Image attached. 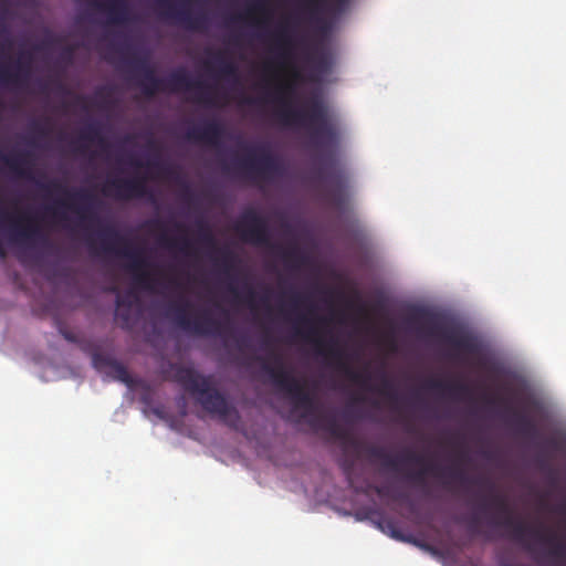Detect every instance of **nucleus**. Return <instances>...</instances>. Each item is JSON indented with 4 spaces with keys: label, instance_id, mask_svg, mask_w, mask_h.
<instances>
[{
    "label": "nucleus",
    "instance_id": "nucleus-1",
    "mask_svg": "<svg viewBox=\"0 0 566 566\" xmlns=\"http://www.w3.org/2000/svg\"><path fill=\"white\" fill-rule=\"evenodd\" d=\"M272 97L280 107L276 111L277 119L285 126L304 128L308 134L311 146L319 155V174L329 186V195L333 203L342 208L346 203L345 177L335 158L338 145V132L333 124L328 107L319 94H312L305 101L302 108L291 105L295 96V90L290 86H280L273 94L252 96L243 90L235 95L239 106H261Z\"/></svg>",
    "mask_w": 566,
    "mask_h": 566
},
{
    "label": "nucleus",
    "instance_id": "nucleus-2",
    "mask_svg": "<svg viewBox=\"0 0 566 566\" xmlns=\"http://www.w3.org/2000/svg\"><path fill=\"white\" fill-rule=\"evenodd\" d=\"M174 272L167 277L165 287L175 294L166 305V316L182 332L189 335L205 336L212 334V272L207 269L205 275L206 302L192 301L187 292L190 274L184 269L170 266Z\"/></svg>",
    "mask_w": 566,
    "mask_h": 566
},
{
    "label": "nucleus",
    "instance_id": "nucleus-3",
    "mask_svg": "<svg viewBox=\"0 0 566 566\" xmlns=\"http://www.w3.org/2000/svg\"><path fill=\"white\" fill-rule=\"evenodd\" d=\"M327 322L325 317L313 318L308 315L301 314L297 317L300 326L295 327V334L304 340L314 345L317 355L324 357L329 365L336 367L338 371L344 374L354 384L359 385L364 389L376 391L382 396L392 407L399 402V395L394 382L382 373L380 375V386L378 388L370 386V373H360L355 370L346 360V355L338 347L335 338L325 339L322 337L318 324L323 325Z\"/></svg>",
    "mask_w": 566,
    "mask_h": 566
},
{
    "label": "nucleus",
    "instance_id": "nucleus-4",
    "mask_svg": "<svg viewBox=\"0 0 566 566\" xmlns=\"http://www.w3.org/2000/svg\"><path fill=\"white\" fill-rule=\"evenodd\" d=\"M490 505L505 515L499 524L511 530L512 538L518 542L536 562L543 563L546 559L556 562L566 558V543L559 539L556 533L543 527H530L522 521H515L506 500L499 494L491 496Z\"/></svg>",
    "mask_w": 566,
    "mask_h": 566
},
{
    "label": "nucleus",
    "instance_id": "nucleus-5",
    "mask_svg": "<svg viewBox=\"0 0 566 566\" xmlns=\"http://www.w3.org/2000/svg\"><path fill=\"white\" fill-rule=\"evenodd\" d=\"M240 146L245 154L232 160V168L252 184L268 182L283 174L282 161L266 145L242 142Z\"/></svg>",
    "mask_w": 566,
    "mask_h": 566
},
{
    "label": "nucleus",
    "instance_id": "nucleus-6",
    "mask_svg": "<svg viewBox=\"0 0 566 566\" xmlns=\"http://www.w3.org/2000/svg\"><path fill=\"white\" fill-rule=\"evenodd\" d=\"M36 185L46 193H51L52 191L62 192L71 200H56L54 206L45 207L46 213L53 219L57 221H66L67 216L65 210H70L77 216L78 224L85 230H87L91 224L98 221V218L93 210L95 197L91 192L86 190L70 191L57 181H50L45 184L36 181Z\"/></svg>",
    "mask_w": 566,
    "mask_h": 566
},
{
    "label": "nucleus",
    "instance_id": "nucleus-7",
    "mask_svg": "<svg viewBox=\"0 0 566 566\" xmlns=\"http://www.w3.org/2000/svg\"><path fill=\"white\" fill-rule=\"evenodd\" d=\"M98 239L103 252L114 253L127 259V269L133 274L135 282L146 290H153L157 281L147 270L150 263L144 256L142 249L132 247V244L122 238L112 227L103 228L98 232Z\"/></svg>",
    "mask_w": 566,
    "mask_h": 566
},
{
    "label": "nucleus",
    "instance_id": "nucleus-8",
    "mask_svg": "<svg viewBox=\"0 0 566 566\" xmlns=\"http://www.w3.org/2000/svg\"><path fill=\"white\" fill-rule=\"evenodd\" d=\"M274 365L263 363L262 370L270 377L272 384L283 391L296 409L311 411L314 408V398L306 388V382L295 377L291 369L284 365L279 354L272 355Z\"/></svg>",
    "mask_w": 566,
    "mask_h": 566
},
{
    "label": "nucleus",
    "instance_id": "nucleus-9",
    "mask_svg": "<svg viewBox=\"0 0 566 566\" xmlns=\"http://www.w3.org/2000/svg\"><path fill=\"white\" fill-rule=\"evenodd\" d=\"M171 380L193 397L202 408L212 412V376H202L191 367L170 364Z\"/></svg>",
    "mask_w": 566,
    "mask_h": 566
},
{
    "label": "nucleus",
    "instance_id": "nucleus-10",
    "mask_svg": "<svg viewBox=\"0 0 566 566\" xmlns=\"http://www.w3.org/2000/svg\"><path fill=\"white\" fill-rule=\"evenodd\" d=\"M156 6L164 20L187 31H200L211 19L209 11L193 9L189 0H156Z\"/></svg>",
    "mask_w": 566,
    "mask_h": 566
},
{
    "label": "nucleus",
    "instance_id": "nucleus-11",
    "mask_svg": "<svg viewBox=\"0 0 566 566\" xmlns=\"http://www.w3.org/2000/svg\"><path fill=\"white\" fill-rule=\"evenodd\" d=\"M232 230L243 242L256 247L275 248L266 219L255 209L247 208L235 219Z\"/></svg>",
    "mask_w": 566,
    "mask_h": 566
},
{
    "label": "nucleus",
    "instance_id": "nucleus-12",
    "mask_svg": "<svg viewBox=\"0 0 566 566\" xmlns=\"http://www.w3.org/2000/svg\"><path fill=\"white\" fill-rule=\"evenodd\" d=\"M172 92H185L186 99L203 106L206 109L212 108V73H199L202 75V82H192L189 78L191 73H170Z\"/></svg>",
    "mask_w": 566,
    "mask_h": 566
},
{
    "label": "nucleus",
    "instance_id": "nucleus-13",
    "mask_svg": "<svg viewBox=\"0 0 566 566\" xmlns=\"http://www.w3.org/2000/svg\"><path fill=\"white\" fill-rule=\"evenodd\" d=\"M1 220L7 223L9 239L12 242L45 241L39 224L28 213L11 214L7 211H1Z\"/></svg>",
    "mask_w": 566,
    "mask_h": 566
},
{
    "label": "nucleus",
    "instance_id": "nucleus-14",
    "mask_svg": "<svg viewBox=\"0 0 566 566\" xmlns=\"http://www.w3.org/2000/svg\"><path fill=\"white\" fill-rule=\"evenodd\" d=\"M102 191L105 196L114 197L118 200L151 197L147 186V178L143 176L108 179Z\"/></svg>",
    "mask_w": 566,
    "mask_h": 566
},
{
    "label": "nucleus",
    "instance_id": "nucleus-15",
    "mask_svg": "<svg viewBox=\"0 0 566 566\" xmlns=\"http://www.w3.org/2000/svg\"><path fill=\"white\" fill-rule=\"evenodd\" d=\"M52 43L53 38L45 36L31 48H28L25 41L17 44L9 28L6 24H0V57L2 59H11L13 55H17L19 60L30 59L34 52L43 51L50 48Z\"/></svg>",
    "mask_w": 566,
    "mask_h": 566
},
{
    "label": "nucleus",
    "instance_id": "nucleus-16",
    "mask_svg": "<svg viewBox=\"0 0 566 566\" xmlns=\"http://www.w3.org/2000/svg\"><path fill=\"white\" fill-rule=\"evenodd\" d=\"M146 227L151 231L159 230L160 237L159 242L163 247L167 248L170 251H175L180 253L181 255L188 258L193 254L195 247L192 240L189 238L185 226L180 222H175V230L180 233L178 237H170L166 232L165 222L160 219H151L146 222Z\"/></svg>",
    "mask_w": 566,
    "mask_h": 566
},
{
    "label": "nucleus",
    "instance_id": "nucleus-17",
    "mask_svg": "<svg viewBox=\"0 0 566 566\" xmlns=\"http://www.w3.org/2000/svg\"><path fill=\"white\" fill-rule=\"evenodd\" d=\"M367 453L370 458L379 460L381 465L392 471H400L402 467L409 464L421 465L424 463V458L411 450H406L400 455H391L382 447H369Z\"/></svg>",
    "mask_w": 566,
    "mask_h": 566
},
{
    "label": "nucleus",
    "instance_id": "nucleus-18",
    "mask_svg": "<svg viewBox=\"0 0 566 566\" xmlns=\"http://www.w3.org/2000/svg\"><path fill=\"white\" fill-rule=\"evenodd\" d=\"M92 364L97 371L104 373L114 380H118L128 387L135 385V379L127 367L109 355L96 352L92 356Z\"/></svg>",
    "mask_w": 566,
    "mask_h": 566
},
{
    "label": "nucleus",
    "instance_id": "nucleus-19",
    "mask_svg": "<svg viewBox=\"0 0 566 566\" xmlns=\"http://www.w3.org/2000/svg\"><path fill=\"white\" fill-rule=\"evenodd\" d=\"M266 40L273 52L284 53L293 45V35L287 20L282 21L274 31L260 34Z\"/></svg>",
    "mask_w": 566,
    "mask_h": 566
},
{
    "label": "nucleus",
    "instance_id": "nucleus-20",
    "mask_svg": "<svg viewBox=\"0 0 566 566\" xmlns=\"http://www.w3.org/2000/svg\"><path fill=\"white\" fill-rule=\"evenodd\" d=\"M182 137L192 144L212 145V117L206 116L198 122H187Z\"/></svg>",
    "mask_w": 566,
    "mask_h": 566
},
{
    "label": "nucleus",
    "instance_id": "nucleus-21",
    "mask_svg": "<svg viewBox=\"0 0 566 566\" xmlns=\"http://www.w3.org/2000/svg\"><path fill=\"white\" fill-rule=\"evenodd\" d=\"M443 338L459 354L475 355L480 352V344L478 339L470 334L448 331L443 333Z\"/></svg>",
    "mask_w": 566,
    "mask_h": 566
},
{
    "label": "nucleus",
    "instance_id": "nucleus-22",
    "mask_svg": "<svg viewBox=\"0 0 566 566\" xmlns=\"http://www.w3.org/2000/svg\"><path fill=\"white\" fill-rule=\"evenodd\" d=\"M93 7L98 11L105 12L108 17V21L113 24L125 23L129 17L127 0L95 1L93 2Z\"/></svg>",
    "mask_w": 566,
    "mask_h": 566
},
{
    "label": "nucleus",
    "instance_id": "nucleus-23",
    "mask_svg": "<svg viewBox=\"0 0 566 566\" xmlns=\"http://www.w3.org/2000/svg\"><path fill=\"white\" fill-rule=\"evenodd\" d=\"M240 21H250L260 29H264L272 19V11L264 0H256L249 4L247 10L237 15Z\"/></svg>",
    "mask_w": 566,
    "mask_h": 566
},
{
    "label": "nucleus",
    "instance_id": "nucleus-24",
    "mask_svg": "<svg viewBox=\"0 0 566 566\" xmlns=\"http://www.w3.org/2000/svg\"><path fill=\"white\" fill-rule=\"evenodd\" d=\"M427 474H432L438 478L448 476L460 482H464L467 480L465 473L461 469H441L436 464H428L417 472L409 473L408 479L417 483H422Z\"/></svg>",
    "mask_w": 566,
    "mask_h": 566
},
{
    "label": "nucleus",
    "instance_id": "nucleus-25",
    "mask_svg": "<svg viewBox=\"0 0 566 566\" xmlns=\"http://www.w3.org/2000/svg\"><path fill=\"white\" fill-rule=\"evenodd\" d=\"M228 289L238 303L245 304L251 311L258 310L256 292L248 280H243L241 287L231 281Z\"/></svg>",
    "mask_w": 566,
    "mask_h": 566
},
{
    "label": "nucleus",
    "instance_id": "nucleus-26",
    "mask_svg": "<svg viewBox=\"0 0 566 566\" xmlns=\"http://www.w3.org/2000/svg\"><path fill=\"white\" fill-rule=\"evenodd\" d=\"M0 159L6 164V166L19 177H23L27 179H32V172L27 167L30 165L29 154L28 153H19L12 155H4L0 151Z\"/></svg>",
    "mask_w": 566,
    "mask_h": 566
},
{
    "label": "nucleus",
    "instance_id": "nucleus-27",
    "mask_svg": "<svg viewBox=\"0 0 566 566\" xmlns=\"http://www.w3.org/2000/svg\"><path fill=\"white\" fill-rule=\"evenodd\" d=\"M147 148L153 153L151 158L145 164L139 160H130V165L137 168L146 167L156 170L158 174L167 175L169 172V168L160 159V147L158 143L154 138H150L147 142Z\"/></svg>",
    "mask_w": 566,
    "mask_h": 566
},
{
    "label": "nucleus",
    "instance_id": "nucleus-28",
    "mask_svg": "<svg viewBox=\"0 0 566 566\" xmlns=\"http://www.w3.org/2000/svg\"><path fill=\"white\" fill-rule=\"evenodd\" d=\"M427 387L436 392L449 395L454 398H461L470 392V388L465 384H447L439 379H430L427 381Z\"/></svg>",
    "mask_w": 566,
    "mask_h": 566
},
{
    "label": "nucleus",
    "instance_id": "nucleus-29",
    "mask_svg": "<svg viewBox=\"0 0 566 566\" xmlns=\"http://www.w3.org/2000/svg\"><path fill=\"white\" fill-rule=\"evenodd\" d=\"M272 249L276 250L283 259L284 263L293 270H297L307 263V256L296 244H293L286 249H282L281 247L275 245V248Z\"/></svg>",
    "mask_w": 566,
    "mask_h": 566
},
{
    "label": "nucleus",
    "instance_id": "nucleus-30",
    "mask_svg": "<svg viewBox=\"0 0 566 566\" xmlns=\"http://www.w3.org/2000/svg\"><path fill=\"white\" fill-rule=\"evenodd\" d=\"M124 305H125V297L117 296L116 297L115 319L118 322L119 326L123 329H129L133 324L130 302H128L127 306H124Z\"/></svg>",
    "mask_w": 566,
    "mask_h": 566
},
{
    "label": "nucleus",
    "instance_id": "nucleus-31",
    "mask_svg": "<svg viewBox=\"0 0 566 566\" xmlns=\"http://www.w3.org/2000/svg\"><path fill=\"white\" fill-rule=\"evenodd\" d=\"M142 74L145 75L142 82V88L146 96L153 97L156 93L165 91L163 81L156 76L157 73Z\"/></svg>",
    "mask_w": 566,
    "mask_h": 566
},
{
    "label": "nucleus",
    "instance_id": "nucleus-32",
    "mask_svg": "<svg viewBox=\"0 0 566 566\" xmlns=\"http://www.w3.org/2000/svg\"><path fill=\"white\" fill-rule=\"evenodd\" d=\"M312 423L325 429L334 438L340 439L344 437V432L335 418H315Z\"/></svg>",
    "mask_w": 566,
    "mask_h": 566
},
{
    "label": "nucleus",
    "instance_id": "nucleus-33",
    "mask_svg": "<svg viewBox=\"0 0 566 566\" xmlns=\"http://www.w3.org/2000/svg\"><path fill=\"white\" fill-rule=\"evenodd\" d=\"M80 139L90 143L98 142L102 147L106 146L104 138L101 136V130L95 124H91L84 130H82L80 134Z\"/></svg>",
    "mask_w": 566,
    "mask_h": 566
},
{
    "label": "nucleus",
    "instance_id": "nucleus-34",
    "mask_svg": "<svg viewBox=\"0 0 566 566\" xmlns=\"http://www.w3.org/2000/svg\"><path fill=\"white\" fill-rule=\"evenodd\" d=\"M514 421L516 423L517 430L523 434H533L535 433V426L534 423L523 415H515Z\"/></svg>",
    "mask_w": 566,
    "mask_h": 566
},
{
    "label": "nucleus",
    "instance_id": "nucleus-35",
    "mask_svg": "<svg viewBox=\"0 0 566 566\" xmlns=\"http://www.w3.org/2000/svg\"><path fill=\"white\" fill-rule=\"evenodd\" d=\"M308 297L303 295L296 291H293L290 295L291 307L293 311H297L298 308L307 305Z\"/></svg>",
    "mask_w": 566,
    "mask_h": 566
},
{
    "label": "nucleus",
    "instance_id": "nucleus-36",
    "mask_svg": "<svg viewBox=\"0 0 566 566\" xmlns=\"http://www.w3.org/2000/svg\"><path fill=\"white\" fill-rule=\"evenodd\" d=\"M322 3L323 0H304L302 9L313 17L321 10Z\"/></svg>",
    "mask_w": 566,
    "mask_h": 566
},
{
    "label": "nucleus",
    "instance_id": "nucleus-37",
    "mask_svg": "<svg viewBox=\"0 0 566 566\" xmlns=\"http://www.w3.org/2000/svg\"><path fill=\"white\" fill-rule=\"evenodd\" d=\"M206 258H212V226L207 223L205 230Z\"/></svg>",
    "mask_w": 566,
    "mask_h": 566
},
{
    "label": "nucleus",
    "instance_id": "nucleus-38",
    "mask_svg": "<svg viewBox=\"0 0 566 566\" xmlns=\"http://www.w3.org/2000/svg\"><path fill=\"white\" fill-rule=\"evenodd\" d=\"M201 71H207V72L212 71V46L210 44L206 45L203 67Z\"/></svg>",
    "mask_w": 566,
    "mask_h": 566
},
{
    "label": "nucleus",
    "instance_id": "nucleus-39",
    "mask_svg": "<svg viewBox=\"0 0 566 566\" xmlns=\"http://www.w3.org/2000/svg\"><path fill=\"white\" fill-rule=\"evenodd\" d=\"M213 61H214V71H239L233 65H228L226 67H221V56H220V53L217 52L216 50H214Z\"/></svg>",
    "mask_w": 566,
    "mask_h": 566
},
{
    "label": "nucleus",
    "instance_id": "nucleus-40",
    "mask_svg": "<svg viewBox=\"0 0 566 566\" xmlns=\"http://www.w3.org/2000/svg\"><path fill=\"white\" fill-rule=\"evenodd\" d=\"M176 403H177L180 415L186 416L188 412L187 411V398L184 394L180 395L179 397H177Z\"/></svg>",
    "mask_w": 566,
    "mask_h": 566
},
{
    "label": "nucleus",
    "instance_id": "nucleus-41",
    "mask_svg": "<svg viewBox=\"0 0 566 566\" xmlns=\"http://www.w3.org/2000/svg\"><path fill=\"white\" fill-rule=\"evenodd\" d=\"M223 403V398L221 392L214 387V415L221 412V405Z\"/></svg>",
    "mask_w": 566,
    "mask_h": 566
},
{
    "label": "nucleus",
    "instance_id": "nucleus-42",
    "mask_svg": "<svg viewBox=\"0 0 566 566\" xmlns=\"http://www.w3.org/2000/svg\"><path fill=\"white\" fill-rule=\"evenodd\" d=\"M238 73H218L214 72V109L217 108V86L219 82L226 76V75H237Z\"/></svg>",
    "mask_w": 566,
    "mask_h": 566
},
{
    "label": "nucleus",
    "instance_id": "nucleus-43",
    "mask_svg": "<svg viewBox=\"0 0 566 566\" xmlns=\"http://www.w3.org/2000/svg\"><path fill=\"white\" fill-rule=\"evenodd\" d=\"M153 413L158 417L159 419L166 420L167 413L165 411V408L163 406H157L153 408Z\"/></svg>",
    "mask_w": 566,
    "mask_h": 566
},
{
    "label": "nucleus",
    "instance_id": "nucleus-44",
    "mask_svg": "<svg viewBox=\"0 0 566 566\" xmlns=\"http://www.w3.org/2000/svg\"><path fill=\"white\" fill-rule=\"evenodd\" d=\"M60 332L66 340H69L71 343L77 342L76 336L72 332H69L65 328H60Z\"/></svg>",
    "mask_w": 566,
    "mask_h": 566
},
{
    "label": "nucleus",
    "instance_id": "nucleus-45",
    "mask_svg": "<svg viewBox=\"0 0 566 566\" xmlns=\"http://www.w3.org/2000/svg\"><path fill=\"white\" fill-rule=\"evenodd\" d=\"M249 71H293V72H296V71H301L300 69H268V67H264V69H250Z\"/></svg>",
    "mask_w": 566,
    "mask_h": 566
},
{
    "label": "nucleus",
    "instance_id": "nucleus-46",
    "mask_svg": "<svg viewBox=\"0 0 566 566\" xmlns=\"http://www.w3.org/2000/svg\"><path fill=\"white\" fill-rule=\"evenodd\" d=\"M213 129H214V147H216L217 146V137L219 136V133H220V123L218 122L216 116H214Z\"/></svg>",
    "mask_w": 566,
    "mask_h": 566
},
{
    "label": "nucleus",
    "instance_id": "nucleus-47",
    "mask_svg": "<svg viewBox=\"0 0 566 566\" xmlns=\"http://www.w3.org/2000/svg\"><path fill=\"white\" fill-rule=\"evenodd\" d=\"M74 99H75V103H76L77 105H81V106H83V107H85V106H86V105H85V104H86V99H87V98H86V96H84V95H76Z\"/></svg>",
    "mask_w": 566,
    "mask_h": 566
},
{
    "label": "nucleus",
    "instance_id": "nucleus-48",
    "mask_svg": "<svg viewBox=\"0 0 566 566\" xmlns=\"http://www.w3.org/2000/svg\"><path fill=\"white\" fill-rule=\"evenodd\" d=\"M117 296H119V294ZM120 297H125V305L124 306H127L128 302H130V306L133 305L134 295H133L132 292H128L125 295H120Z\"/></svg>",
    "mask_w": 566,
    "mask_h": 566
},
{
    "label": "nucleus",
    "instance_id": "nucleus-49",
    "mask_svg": "<svg viewBox=\"0 0 566 566\" xmlns=\"http://www.w3.org/2000/svg\"><path fill=\"white\" fill-rule=\"evenodd\" d=\"M343 469L346 474H349L353 469V462L345 460L343 463Z\"/></svg>",
    "mask_w": 566,
    "mask_h": 566
},
{
    "label": "nucleus",
    "instance_id": "nucleus-50",
    "mask_svg": "<svg viewBox=\"0 0 566 566\" xmlns=\"http://www.w3.org/2000/svg\"><path fill=\"white\" fill-rule=\"evenodd\" d=\"M476 528H478V520L475 517L471 518L470 523H469V530L472 532V533H475L476 532Z\"/></svg>",
    "mask_w": 566,
    "mask_h": 566
},
{
    "label": "nucleus",
    "instance_id": "nucleus-51",
    "mask_svg": "<svg viewBox=\"0 0 566 566\" xmlns=\"http://www.w3.org/2000/svg\"><path fill=\"white\" fill-rule=\"evenodd\" d=\"M86 243L91 250L95 249V240L91 235L86 237Z\"/></svg>",
    "mask_w": 566,
    "mask_h": 566
},
{
    "label": "nucleus",
    "instance_id": "nucleus-52",
    "mask_svg": "<svg viewBox=\"0 0 566 566\" xmlns=\"http://www.w3.org/2000/svg\"><path fill=\"white\" fill-rule=\"evenodd\" d=\"M6 256H7V251H6L4 247H3L2 241L0 240V258L4 259Z\"/></svg>",
    "mask_w": 566,
    "mask_h": 566
},
{
    "label": "nucleus",
    "instance_id": "nucleus-53",
    "mask_svg": "<svg viewBox=\"0 0 566 566\" xmlns=\"http://www.w3.org/2000/svg\"><path fill=\"white\" fill-rule=\"evenodd\" d=\"M273 75H294V76H298V75H302L303 73H296V72H293V73H272Z\"/></svg>",
    "mask_w": 566,
    "mask_h": 566
},
{
    "label": "nucleus",
    "instance_id": "nucleus-54",
    "mask_svg": "<svg viewBox=\"0 0 566 566\" xmlns=\"http://www.w3.org/2000/svg\"><path fill=\"white\" fill-rule=\"evenodd\" d=\"M22 73H9V72H6V73H0V75H3V76H12V75H21Z\"/></svg>",
    "mask_w": 566,
    "mask_h": 566
},
{
    "label": "nucleus",
    "instance_id": "nucleus-55",
    "mask_svg": "<svg viewBox=\"0 0 566 566\" xmlns=\"http://www.w3.org/2000/svg\"><path fill=\"white\" fill-rule=\"evenodd\" d=\"M0 71H9L8 69H0ZM14 71L17 72H20V71H32L31 69H21V67H18L15 69Z\"/></svg>",
    "mask_w": 566,
    "mask_h": 566
},
{
    "label": "nucleus",
    "instance_id": "nucleus-56",
    "mask_svg": "<svg viewBox=\"0 0 566 566\" xmlns=\"http://www.w3.org/2000/svg\"><path fill=\"white\" fill-rule=\"evenodd\" d=\"M36 128L42 135H46V132L43 128L39 127L38 125Z\"/></svg>",
    "mask_w": 566,
    "mask_h": 566
},
{
    "label": "nucleus",
    "instance_id": "nucleus-57",
    "mask_svg": "<svg viewBox=\"0 0 566 566\" xmlns=\"http://www.w3.org/2000/svg\"><path fill=\"white\" fill-rule=\"evenodd\" d=\"M260 301H261V303H262V304H265V303H266V301H268V298H266L265 296H262V297L260 298Z\"/></svg>",
    "mask_w": 566,
    "mask_h": 566
},
{
    "label": "nucleus",
    "instance_id": "nucleus-58",
    "mask_svg": "<svg viewBox=\"0 0 566 566\" xmlns=\"http://www.w3.org/2000/svg\"><path fill=\"white\" fill-rule=\"evenodd\" d=\"M86 147H84L83 145H80V147L77 148L78 151L83 153L85 150Z\"/></svg>",
    "mask_w": 566,
    "mask_h": 566
},
{
    "label": "nucleus",
    "instance_id": "nucleus-59",
    "mask_svg": "<svg viewBox=\"0 0 566 566\" xmlns=\"http://www.w3.org/2000/svg\"><path fill=\"white\" fill-rule=\"evenodd\" d=\"M139 71L147 72V71H154V70H153V69H149V67H143V69H140Z\"/></svg>",
    "mask_w": 566,
    "mask_h": 566
},
{
    "label": "nucleus",
    "instance_id": "nucleus-60",
    "mask_svg": "<svg viewBox=\"0 0 566 566\" xmlns=\"http://www.w3.org/2000/svg\"><path fill=\"white\" fill-rule=\"evenodd\" d=\"M175 71L184 72V71H187V70H186V69H184V67H178V69H176Z\"/></svg>",
    "mask_w": 566,
    "mask_h": 566
},
{
    "label": "nucleus",
    "instance_id": "nucleus-61",
    "mask_svg": "<svg viewBox=\"0 0 566 566\" xmlns=\"http://www.w3.org/2000/svg\"><path fill=\"white\" fill-rule=\"evenodd\" d=\"M213 328H214V335H216L217 334V322L216 321H214Z\"/></svg>",
    "mask_w": 566,
    "mask_h": 566
},
{
    "label": "nucleus",
    "instance_id": "nucleus-62",
    "mask_svg": "<svg viewBox=\"0 0 566 566\" xmlns=\"http://www.w3.org/2000/svg\"><path fill=\"white\" fill-rule=\"evenodd\" d=\"M308 307V313H313V306H307Z\"/></svg>",
    "mask_w": 566,
    "mask_h": 566
},
{
    "label": "nucleus",
    "instance_id": "nucleus-63",
    "mask_svg": "<svg viewBox=\"0 0 566 566\" xmlns=\"http://www.w3.org/2000/svg\"><path fill=\"white\" fill-rule=\"evenodd\" d=\"M213 251L214 253L217 252V241L214 240V248H213Z\"/></svg>",
    "mask_w": 566,
    "mask_h": 566
},
{
    "label": "nucleus",
    "instance_id": "nucleus-64",
    "mask_svg": "<svg viewBox=\"0 0 566 566\" xmlns=\"http://www.w3.org/2000/svg\"><path fill=\"white\" fill-rule=\"evenodd\" d=\"M560 510L566 513V506H560Z\"/></svg>",
    "mask_w": 566,
    "mask_h": 566
}]
</instances>
